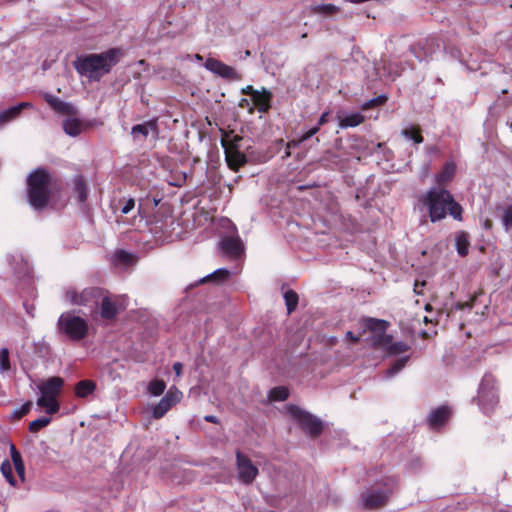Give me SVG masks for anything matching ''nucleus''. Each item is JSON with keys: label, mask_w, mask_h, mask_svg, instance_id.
Instances as JSON below:
<instances>
[{"label": "nucleus", "mask_w": 512, "mask_h": 512, "mask_svg": "<svg viewBox=\"0 0 512 512\" xmlns=\"http://www.w3.org/2000/svg\"><path fill=\"white\" fill-rule=\"evenodd\" d=\"M420 201L427 209L430 221L435 223L443 220L447 214L457 221L462 220L463 209L456 202L453 195L445 188L432 187L424 195Z\"/></svg>", "instance_id": "1"}, {"label": "nucleus", "mask_w": 512, "mask_h": 512, "mask_svg": "<svg viewBox=\"0 0 512 512\" xmlns=\"http://www.w3.org/2000/svg\"><path fill=\"white\" fill-rule=\"evenodd\" d=\"M122 53L118 48H112L99 54H90L75 62L76 70L91 80H99L104 74L110 72L118 63Z\"/></svg>", "instance_id": "2"}, {"label": "nucleus", "mask_w": 512, "mask_h": 512, "mask_svg": "<svg viewBox=\"0 0 512 512\" xmlns=\"http://www.w3.org/2000/svg\"><path fill=\"white\" fill-rule=\"evenodd\" d=\"M30 205L40 210L47 205L51 193L52 178L44 169H37L27 180Z\"/></svg>", "instance_id": "3"}, {"label": "nucleus", "mask_w": 512, "mask_h": 512, "mask_svg": "<svg viewBox=\"0 0 512 512\" xmlns=\"http://www.w3.org/2000/svg\"><path fill=\"white\" fill-rule=\"evenodd\" d=\"M58 332L73 342L83 340L89 331L88 322L74 314L73 312H64L57 321Z\"/></svg>", "instance_id": "4"}, {"label": "nucleus", "mask_w": 512, "mask_h": 512, "mask_svg": "<svg viewBox=\"0 0 512 512\" xmlns=\"http://www.w3.org/2000/svg\"><path fill=\"white\" fill-rule=\"evenodd\" d=\"M367 326L378 332L374 336L373 343L389 355H399L410 349L407 343L394 341L391 335L385 334L386 322L384 320L369 319Z\"/></svg>", "instance_id": "5"}, {"label": "nucleus", "mask_w": 512, "mask_h": 512, "mask_svg": "<svg viewBox=\"0 0 512 512\" xmlns=\"http://www.w3.org/2000/svg\"><path fill=\"white\" fill-rule=\"evenodd\" d=\"M64 381L60 377H51L38 386L40 396L36 404L45 409L48 414H55L59 411L60 405L57 400L61 392Z\"/></svg>", "instance_id": "6"}, {"label": "nucleus", "mask_w": 512, "mask_h": 512, "mask_svg": "<svg viewBox=\"0 0 512 512\" xmlns=\"http://www.w3.org/2000/svg\"><path fill=\"white\" fill-rule=\"evenodd\" d=\"M478 405L485 414H490L498 404V394L495 379L491 374H485L478 389Z\"/></svg>", "instance_id": "7"}, {"label": "nucleus", "mask_w": 512, "mask_h": 512, "mask_svg": "<svg viewBox=\"0 0 512 512\" xmlns=\"http://www.w3.org/2000/svg\"><path fill=\"white\" fill-rule=\"evenodd\" d=\"M101 290L90 287L78 291L76 288H68L65 292V299L72 305L84 306L91 310L99 306Z\"/></svg>", "instance_id": "8"}, {"label": "nucleus", "mask_w": 512, "mask_h": 512, "mask_svg": "<svg viewBox=\"0 0 512 512\" xmlns=\"http://www.w3.org/2000/svg\"><path fill=\"white\" fill-rule=\"evenodd\" d=\"M287 411L288 414L294 418L309 435L317 437L321 434L323 424L318 417L294 405L288 406Z\"/></svg>", "instance_id": "9"}, {"label": "nucleus", "mask_w": 512, "mask_h": 512, "mask_svg": "<svg viewBox=\"0 0 512 512\" xmlns=\"http://www.w3.org/2000/svg\"><path fill=\"white\" fill-rule=\"evenodd\" d=\"M241 140L242 137L238 135H234L230 140L224 138L221 140L227 165L230 169L234 171H237L247 162L245 154L239 150L238 143Z\"/></svg>", "instance_id": "10"}, {"label": "nucleus", "mask_w": 512, "mask_h": 512, "mask_svg": "<svg viewBox=\"0 0 512 512\" xmlns=\"http://www.w3.org/2000/svg\"><path fill=\"white\" fill-rule=\"evenodd\" d=\"M236 470L238 480L245 485L251 484L259 473L250 458L239 450L236 452Z\"/></svg>", "instance_id": "11"}, {"label": "nucleus", "mask_w": 512, "mask_h": 512, "mask_svg": "<svg viewBox=\"0 0 512 512\" xmlns=\"http://www.w3.org/2000/svg\"><path fill=\"white\" fill-rule=\"evenodd\" d=\"M392 488L385 486L384 488L372 487L361 495L362 506L366 509H374L386 504Z\"/></svg>", "instance_id": "12"}, {"label": "nucleus", "mask_w": 512, "mask_h": 512, "mask_svg": "<svg viewBox=\"0 0 512 512\" xmlns=\"http://www.w3.org/2000/svg\"><path fill=\"white\" fill-rule=\"evenodd\" d=\"M182 398V392L175 387H171L158 404L153 406L152 415L155 419L163 417L172 406L180 402Z\"/></svg>", "instance_id": "13"}, {"label": "nucleus", "mask_w": 512, "mask_h": 512, "mask_svg": "<svg viewBox=\"0 0 512 512\" xmlns=\"http://www.w3.org/2000/svg\"><path fill=\"white\" fill-rule=\"evenodd\" d=\"M204 67L208 71L227 80L237 81L241 79L240 74L233 67L228 66L215 58H208L204 64Z\"/></svg>", "instance_id": "14"}, {"label": "nucleus", "mask_w": 512, "mask_h": 512, "mask_svg": "<svg viewBox=\"0 0 512 512\" xmlns=\"http://www.w3.org/2000/svg\"><path fill=\"white\" fill-rule=\"evenodd\" d=\"M220 248L226 256L238 258L244 250L243 244L238 236L223 237L220 242Z\"/></svg>", "instance_id": "15"}, {"label": "nucleus", "mask_w": 512, "mask_h": 512, "mask_svg": "<svg viewBox=\"0 0 512 512\" xmlns=\"http://www.w3.org/2000/svg\"><path fill=\"white\" fill-rule=\"evenodd\" d=\"M43 98L52 109L60 114L74 115L76 113V109L71 103L65 102L52 94L43 93Z\"/></svg>", "instance_id": "16"}, {"label": "nucleus", "mask_w": 512, "mask_h": 512, "mask_svg": "<svg viewBox=\"0 0 512 512\" xmlns=\"http://www.w3.org/2000/svg\"><path fill=\"white\" fill-rule=\"evenodd\" d=\"M32 107V103L30 102H21L13 107L0 111V127H3L10 121L17 118L23 109H28Z\"/></svg>", "instance_id": "17"}, {"label": "nucleus", "mask_w": 512, "mask_h": 512, "mask_svg": "<svg viewBox=\"0 0 512 512\" xmlns=\"http://www.w3.org/2000/svg\"><path fill=\"white\" fill-rule=\"evenodd\" d=\"M150 133L158 136V122L156 119H151L142 124L134 125L131 129V134L136 138L138 135L146 138Z\"/></svg>", "instance_id": "18"}, {"label": "nucleus", "mask_w": 512, "mask_h": 512, "mask_svg": "<svg viewBox=\"0 0 512 512\" xmlns=\"http://www.w3.org/2000/svg\"><path fill=\"white\" fill-rule=\"evenodd\" d=\"M456 172V165L454 162H446L440 173L436 175L435 181L437 186L444 188L454 177Z\"/></svg>", "instance_id": "19"}, {"label": "nucleus", "mask_w": 512, "mask_h": 512, "mask_svg": "<svg viewBox=\"0 0 512 512\" xmlns=\"http://www.w3.org/2000/svg\"><path fill=\"white\" fill-rule=\"evenodd\" d=\"M99 305L101 317L104 319H113L118 313L116 302L108 296H103L102 293Z\"/></svg>", "instance_id": "20"}, {"label": "nucleus", "mask_w": 512, "mask_h": 512, "mask_svg": "<svg viewBox=\"0 0 512 512\" xmlns=\"http://www.w3.org/2000/svg\"><path fill=\"white\" fill-rule=\"evenodd\" d=\"M450 415V409L447 406H441L433 410L428 417V423L432 428L442 426Z\"/></svg>", "instance_id": "21"}, {"label": "nucleus", "mask_w": 512, "mask_h": 512, "mask_svg": "<svg viewBox=\"0 0 512 512\" xmlns=\"http://www.w3.org/2000/svg\"><path fill=\"white\" fill-rule=\"evenodd\" d=\"M272 94L263 89L262 91L255 92V95L252 97L254 105L257 106L259 112H267L270 108V100Z\"/></svg>", "instance_id": "22"}, {"label": "nucleus", "mask_w": 512, "mask_h": 512, "mask_svg": "<svg viewBox=\"0 0 512 512\" xmlns=\"http://www.w3.org/2000/svg\"><path fill=\"white\" fill-rule=\"evenodd\" d=\"M455 246H456L457 253L460 256H466L468 254L469 247H470V240H469V236L466 232L458 231L455 234Z\"/></svg>", "instance_id": "23"}, {"label": "nucleus", "mask_w": 512, "mask_h": 512, "mask_svg": "<svg viewBox=\"0 0 512 512\" xmlns=\"http://www.w3.org/2000/svg\"><path fill=\"white\" fill-rule=\"evenodd\" d=\"M338 118L340 128L356 127L364 121L363 115L359 112H353Z\"/></svg>", "instance_id": "24"}, {"label": "nucleus", "mask_w": 512, "mask_h": 512, "mask_svg": "<svg viewBox=\"0 0 512 512\" xmlns=\"http://www.w3.org/2000/svg\"><path fill=\"white\" fill-rule=\"evenodd\" d=\"M229 275H230V271L228 269L220 268V269L215 270L211 274L203 277L202 279H200L199 282L200 283H205V282H208V281H212V282H215V283H223L226 280H228Z\"/></svg>", "instance_id": "25"}, {"label": "nucleus", "mask_w": 512, "mask_h": 512, "mask_svg": "<svg viewBox=\"0 0 512 512\" xmlns=\"http://www.w3.org/2000/svg\"><path fill=\"white\" fill-rule=\"evenodd\" d=\"M63 129L70 136H78L82 131V123L77 118H67L63 122Z\"/></svg>", "instance_id": "26"}, {"label": "nucleus", "mask_w": 512, "mask_h": 512, "mask_svg": "<svg viewBox=\"0 0 512 512\" xmlns=\"http://www.w3.org/2000/svg\"><path fill=\"white\" fill-rule=\"evenodd\" d=\"M96 388V385L91 380H82L75 386V394L80 398H85L92 394Z\"/></svg>", "instance_id": "27"}, {"label": "nucleus", "mask_w": 512, "mask_h": 512, "mask_svg": "<svg viewBox=\"0 0 512 512\" xmlns=\"http://www.w3.org/2000/svg\"><path fill=\"white\" fill-rule=\"evenodd\" d=\"M74 192L76 193L77 199L80 203H84L87 199V186L82 176H76L74 178Z\"/></svg>", "instance_id": "28"}, {"label": "nucleus", "mask_w": 512, "mask_h": 512, "mask_svg": "<svg viewBox=\"0 0 512 512\" xmlns=\"http://www.w3.org/2000/svg\"><path fill=\"white\" fill-rule=\"evenodd\" d=\"M11 459L14 464L16 472L23 480L25 473L24 463L22 461L21 454L16 450V448L13 445L11 446Z\"/></svg>", "instance_id": "29"}, {"label": "nucleus", "mask_w": 512, "mask_h": 512, "mask_svg": "<svg viewBox=\"0 0 512 512\" xmlns=\"http://www.w3.org/2000/svg\"><path fill=\"white\" fill-rule=\"evenodd\" d=\"M408 360H409V356H403V357L399 358L398 360H396L395 363L389 369L386 370V373H385L386 377L390 378V377H393L396 374H398L405 367Z\"/></svg>", "instance_id": "30"}, {"label": "nucleus", "mask_w": 512, "mask_h": 512, "mask_svg": "<svg viewBox=\"0 0 512 512\" xmlns=\"http://www.w3.org/2000/svg\"><path fill=\"white\" fill-rule=\"evenodd\" d=\"M289 391L286 387L279 386L270 390L269 398L272 401H284L288 398Z\"/></svg>", "instance_id": "31"}, {"label": "nucleus", "mask_w": 512, "mask_h": 512, "mask_svg": "<svg viewBox=\"0 0 512 512\" xmlns=\"http://www.w3.org/2000/svg\"><path fill=\"white\" fill-rule=\"evenodd\" d=\"M284 300L288 313H291L293 310H295L298 304V295L296 292H294L293 290H287L284 293Z\"/></svg>", "instance_id": "32"}, {"label": "nucleus", "mask_w": 512, "mask_h": 512, "mask_svg": "<svg viewBox=\"0 0 512 512\" xmlns=\"http://www.w3.org/2000/svg\"><path fill=\"white\" fill-rule=\"evenodd\" d=\"M316 14L332 15L340 11V8L334 4H319L313 8Z\"/></svg>", "instance_id": "33"}, {"label": "nucleus", "mask_w": 512, "mask_h": 512, "mask_svg": "<svg viewBox=\"0 0 512 512\" xmlns=\"http://www.w3.org/2000/svg\"><path fill=\"white\" fill-rule=\"evenodd\" d=\"M166 388V384L163 380H153L148 386V391L153 396L161 395Z\"/></svg>", "instance_id": "34"}, {"label": "nucleus", "mask_w": 512, "mask_h": 512, "mask_svg": "<svg viewBox=\"0 0 512 512\" xmlns=\"http://www.w3.org/2000/svg\"><path fill=\"white\" fill-rule=\"evenodd\" d=\"M1 472L6 480L10 483V485L15 486L16 480L13 476L12 466L8 460H5L1 464Z\"/></svg>", "instance_id": "35"}, {"label": "nucleus", "mask_w": 512, "mask_h": 512, "mask_svg": "<svg viewBox=\"0 0 512 512\" xmlns=\"http://www.w3.org/2000/svg\"><path fill=\"white\" fill-rule=\"evenodd\" d=\"M51 422L49 417H40L29 424V430L33 433L38 432Z\"/></svg>", "instance_id": "36"}, {"label": "nucleus", "mask_w": 512, "mask_h": 512, "mask_svg": "<svg viewBox=\"0 0 512 512\" xmlns=\"http://www.w3.org/2000/svg\"><path fill=\"white\" fill-rule=\"evenodd\" d=\"M9 351L7 348L0 349V371L7 372L10 370Z\"/></svg>", "instance_id": "37"}, {"label": "nucleus", "mask_w": 512, "mask_h": 512, "mask_svg": "<svg viewBox=\"0 0 512 512\" xmlns=\"http://www.w3.org/2000/svg\"><path fill=\"white\" fill-rule=\"evenodd\" d=\"M402 135L408 139V140H412L415 144H420L423 142V137L415 130H413L412 128L410 129H403L402 130Z\"/></svg>", "instance_id": "38"}, {"label": "nucleus", "mask_w": 512, "mask_h": 512, "mask_svg": "<svg viewBox=\"0 0 512 512\" xmlns=\"http://www.w3.org/2000/svg\"><path fill=\"white\" fill-rule=\"evenodd\" d=\"M115 261L118 263L129 265L133 261V255L124 250H118L115 253Z\"/></svg>", "instance_id": "39"}, {"label": "nucleus", "mask_w": 512, "mask_h": 512, "mask_svg": "<svg viewBox=\"0 0 512 512\" xmlns=\"http://www.w3.org/2000/svg\"><path fill=\"white\" fill-rule=\"evenodd\" d=\"M386 100H387V97L385 95H380V96L373 98V99L369 100L368 102L364 103L363 109L366 110L371 107L381 105V104L385 103Z\"/></svg>", "instance_id": "40"}, {"label": "nucleus", "mask_w": 512, "mask_h": 512, "mask_svg": "<svg viewBox=\"0 0 512 512\" xmlns=\"http://www.w3.org/2000/svg\"><path fill=\"white\" fill-rule=\"evenodd\" d=\"M502 221L506 229L512 228V206H509L504 211Z\"/></svg>", "instance_id": "41"}, {"label": "nucleus", "mask_w": 512, "mask_h": 512, "mask_svg": "<svg viewBox=\"0 0 512 512\" xmlns=\"http://www.w3.org/2000/svg\"><path fill=\"white\" fill-rule=\"evenodd\" d=\"M32 405L33 404L31 401H27L19 409L15 410L13 414L15 415V417L21 418L31 410Z\"/></svg>", "instance_id": "42"}, {"label": "nucleus", "mask_w": 512, "mask_h": 512, "mask_svg": "<svg viewBox=\"0 0 512 512\" xmlns=\"http://www.w3.org/2000/svg\"><path fill=\"white\" fill-rule=\"evenodd\" d=\"M319 130H320V126L318 124H316L314 127L310 128L308 131H306L305 133H303L300 136V141L308 140L309 138H311L312 136L317 134L319 132Z\"/></svg>", "instance_id": "43"}, {"label": "nucleus", "mask_w": 512, "mask_h": 512, "mask_svg": "<svg viewBox=\"0 0 512 512\" xmlns=\"http://www.w3.org/2000/svg\"><path fill=\"white\" fill-rule=\"evenodd\" d=\"M135 207V200L133 198H129L125 201L124 205L121 207L122 214H128Z\"/></svg>", "instance_id": "44"}, {"label": "nucleus", "mask_w": 512, "mask_h": 512, "mask_svg": "<svg viewBox=\"0 0 512 512\" xmlns=\"http://www.w3.org/2000/svg\"><path fill=\"white\" fill-rule=\"evenodd\" d=\"M183 365L180 362H175L173 364V370L175 374L179 377L182 374Z\"/></svg>", "instance_id": "45"}, {"label": "nucleus", "mask_w": 512, "mask_h": 512, "mask_svg": "<svg viewBox=\"0 0 512 512\" xmlns=\"http://www.w3.org/2000/svg\"><path fill=\"white\" fill-rule=\"evenodd\" d=\"M303 142L304 141H300V137L298 139L291 140L287 143V149L296 148L299 144Z\"/></svg>", "instance_id": "46"}, {"label": "nucleus", "mask_w": 512, "mask_h": 512, "mask_svg": "<svg viewBox=\"0 0 512 512\" xmlns=\"http://www.w3.org/2000/svg\"><path fill=\"white\" fill-rule=\"evenodd\" d=\"M242 92L246 95L251 96V98L255 95V92H258V90H255L252 86L245 87Z\"/></svg>", "instance_id": "47"}, {"label": "nucleus", "mask_w": 512, "mask_h": 512, "mask_svg": "<svg viewBox=\"0 0 512 512\" xmlns=\"http://www.w3.org/2000/svg\"><path fill=\"white\" fill-rule=\"evenodd\" d=\"M328 115H329V113H328V112H324V113L320 116V118H319V120H318V123H317L320 127H321L322 125H324V124H326V123L328 122Z\"/></svg>", "instance_id": "48"}, {"label": "nucleus", "mask_w": 512, "mask_h": 512, "mask_svg": "<svg viewBox=\"0 0 512 512\" xmlns=\"http://www.w3.org/2000/svg\"><path fill=\"white\" fill-rule=\"evenodd\" d=\"M346 337L349 338L354 343H357L360 340V338L358 336L354 335L351 331H348L346 333Z\"/></svg>", "instance_id": "49"}, {"label": "nucleus", "mask_w": 512, "mask_h": 512, "mask_svg": "<svg viewBox=\"0 0 512 512\" xmlns=\"http://www.w3.org/2000/svg\"><path fill=\"white\" fill-rule=\"evenodd\" d=\"M204 420L207 421V422H211V423H217L218 422V419L216 416L214 415H207L204 417Z\"/></svg>", "instance_id": "50"}, {"label": "nucleus", "mask_w": 512, "mask_h": 512, "mask_svg": "<svg viewBox=\"0 0 512 512\" xmlns=\"http://www.w3.org/2000/svg\"><path fill=\"white\" fill-rule=\"evenodd\" d=\"M248 105H249V101L247 99H245V98L241 99L240 102H239V106L240 107L244 108V107H246Z\"/></svg>", "instance_id": "51"}, {"label": "nucleus", "mask_w": 512, "mask_h": 512, "mask_svg": "<svg viewBox=\"0 0 512 512\" xmlns=\"http://www.w3.org/2000/svg\"><path fill=\"white\" fill-rule=\"evenodd\" d=\"M24 306H25V308H26V311H27L31 316H33V310H34V307H33L32 305H30V306H29V305H27V304H25Z\"/></svg>", "instance_id": "52"}, {"label": "nucleus", "mask_w": 512, "mask_h": 512, "mask_svg": "<svg viewBox=\"0 0 512 512\" xmlns=\"http://www.w3.org/2000/svg\"><path fill=\"white\" fill-rule=\"evenodd\" d=\"M467 66H468V68H469V69H471V70H476V69H478V66L471 65L469 62H467Z\"/></svg>", "instance_id": "53"}, {"label": "nucleus", "mask_w": 512, "mask_h": 512, "mask_svg": "<svg viewBox=\"0 0 512 512\" xmlns=\"http://www.w3.org/2000/svg\"><path fill=\"white\" fill-rule=\"evenodd\" d=\"M418 282L416 281L415 283V287H414V291L417 293V294H421V291L418 290Z\"/></svg>", "instance_id": "54"}, {"label": "nucleus", "mask_w": 512, "mask_h": 512, "mask_svg": "<svg viewBox=\"0 0 512 512\" xmlns=\"http://www.w3.org/2000/svg\"><path fill=\"white\" fill-rule=\"evenodd\" d=\"M291 149H287L286 148V151H285V157H289L291 155V152H290Z\"/></svg>", "instance_id": "55"}, {"label": "nucleus", "mask_w": 512, "mask_h": 512, "mask_svg": "<svg viewBox=\"0 0 512 512\" xmlns=\"http://www.w3.org/2000/svg\"><path fill=\"white\" fill-rule=\"evenodd\" d=\"M196 59L197 60H202V56H200L199 54H196Z\"/></svg>", "instance_id": "56"}]
</instances>
